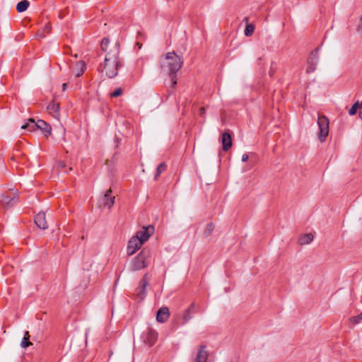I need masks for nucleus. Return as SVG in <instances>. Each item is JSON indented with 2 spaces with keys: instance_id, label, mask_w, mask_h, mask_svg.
Wrapping results in <instances>:
<instances>
[{
  "instance_id": "nucleus-33",
  "label": "nucleus",
  "mask_w": 362,
  "mask_h": 362,
  "mask_svg": "<svg viewBox=\"0 0 362 362\" xmlns=\"http://www.w3.org/2000/svg\"><path fill=\"white\" fill-rule=\"evenodd\" d=\"M248 21H249V17H245L243 19V23H245L246 25L248 24Z\"/></svg>"
},
{
  "instance_id": "nucleus-1",
  "label": "nucleus",
  "mask_w": 362,
  "mask_h": 362,
  "mask_svg": "<svg viewBox=\"0 0 362 362\" xmlns=\"http://www.w3.org/2000/svg\"><path fill=\"white\" fill-rule=\"evenodd\" d=\"M110 45V40L104 37L100 42L101 50L107 52L104 64H100L98 68V71L105 74V75L112 78L117 75V70L122 66L119 61V48L117 43L115 44L113 47L108 51L107 48Z\"/></svg>"
},
{
  "instance_id": "nucleus-38",
  "label": "nucleus",
  "mask_w": 362,
  "mask_h": 362,
  "mask_svg": "<svg viewBox=\"0 0 362 362\" xmlns=\"http://www.w3.org/2000/svg\"><path fill=\"white\" fill-rule=\"evenodd\" d=\"M118 141H119V139H118L117 137H116V138L114 139V142H115V144H117V143H118Z\"/></svg>"
},
{
  "instance_id": "nucleus-12",
  "label": "nucleus",
  "mask_w": 362,
  "mask_h": 362,
  "mask_svg": "<svg viewBox=\"0 0 362 362\" xmlns=\"http://www.w3.org/2000/svg\"><path fill=\"white\" fill-rule=\"evenodd\" d=\"M148 285V278L147 274H146L141 279L139 286L138 287L137 296L140 300H142L144 298V297L146 296L145 289Z\"/></svg>"
},
{
  "instance_id": "nucleus-30",
  "label": "nucleus",
  "mask_w": 362,
  "mask_h": 362,
  "mask_svg": "<svg viewBox=\"0 0 362 362\" xmlns=\"http://www.w3.org/2000/svg\"><path fill=\"white\" fill-rule=\"evenodd\" d=\"M57 165L58 168H60L61 170L64 169L66 167V165L63 161H59Z\"/></svg>"
},
{
  "instance_id": "nucleus-5",
  "label": "nucleus",
  "mask_w": 362,
  "mask_h": 362,
  "mask_svg": "<svg viewBox=\"0 0 362 362\" xmlns=\"http://www.w3.org/2000/svg\"><path fill=\"white\" fill-rule=\"evenodd\" d=\"M115 197L112 196V190L110 189L100 197L98 202V206L100 209L105 207L110 209L115 203Z\"/></svg>"
},
{
  "instance_id": "nucleus-24",
  "label": "nucleus",
  "mask_w": 362,
  "mask_h": 362,
  "mask_svg": "<svg viewBox=\"0 0 362 362\" xmlns=\"http://www.w3.org/2000/svg\"><path fill=\"white\" fill-rule=\"evenodd\" d=\"M194 306V304L192 303L189 306V308L186 310V312H185V315L183 316L184 322H187L188 320H189L192 318V316H191L190 313H191Z\"/></svg>"
},
{
  "instance_id": "nucleus-19",
  "label": "nucleus",
  "mask_w": 362,
  "mask_h": 362,
  "mask_svg": "<svg viewBox=\"0 0 362 362\" xmlns=\"http://www.w3.org/2000/svg\"><path fill=\"white\" fill-rule=\"evenodd\" d=\"M30 3L27 0H23L18 3L16 6V10L18 12L21 13L25 11L29 6Z\"/></svg>"
},
{
  "instance_id": "nucleus-25",
  "label": "nucleus",
  "mask_w": 362,
  "mask_h": 362,
  "mask_svg": "<svg viewBox=\"0 0 362 362\" xmlns=\"http://www.w3.org/2000/svg\"><path fill=\"white\" fill-rule=\"evenodd\" d=\"M361 105L358 101L356 102L352 107L349 109V113L350 115H354L357 112L358 110H360Z\"/></svg>"
},
{
  "instance_id": "nucleus-29",
  "label": "nucleus",
  "mask_w": 362,
  "mask_h": 362,
  "mask_svg": "<svg viewBox=\"0 0 362 362\" xmlns=\"http://www.w3.org/2000/svg\"><path fill=\"white\" fill-rule=\"evenodd\" d=\"M52 27L49 23H47L44 27V32L49 33L51 32Z\"/></svg>"
},
{
  "instance_id": "nucleus-31",
  "label": "nucleus",
  "mask_w": 362,
  "mask_h": 362,
  "mask_svg": "<svg viewBox=\"0 0 362 362\" xmlns=\"http://www.w3.org/2000/svg\"><path fill=\"white\" fill-rule=\"evenodd\" d=\"M248 160V156L247 154H243L242 156V161L245 162Z\"/></svg>"
},
{
  "instance_id": "nucleus-17",
  "label": "nucleus",
  "mask_w": 362,
  "mask_h": 362,
  "mask_svg": "<svg viewBox=\"0 0 362 362\" xmlns=\"http://www.w3.org/2000/svg\"><path fill=\"white\" fill-rule=\"evenodd\" d=\"M313 238L314 236L311 233L304 234L300 238L299 243L300 245L309 244L310 242L313 241Z\"/></svg>"
},
{
  "instance_id": "nucleus-9",
  "label": "nucleus",
  "mask_w": 362,
  "mask_h": 362,
  "mask_svg": "<svg viewBox=\"0 0 362 362\" xmlns=\"http://www.w3.org/2000/svg\"><path fill=\"white\" fill-rule=\"evenodd\" d=\"M154 228L153 226H148L146 227H144L142 230L138 231L134 235L135 237H138V238L142 241V243H144L148 240L149 237L153 233Z\"/></svg>"
},
{
  "instance_id": "nucleus-3",
  "label": "nucleus",
  "mask_w": 362,
  "mask_h": 362,
  "mask_svg": "<svg viewBox=\"0 0 362 362\" xmlns=\"http://www.w3.org/2000/svg\"><path fill=\"white\" fill-rule=\"evenodd\" d=\"M23 129H28L29 132H35L36 129H40L43 134H51L52 127L45 121L38 119L37 122L34 119H29L28 122L21 127Z\"/></svg>"
},
{
  "instance_id": "nucleus-13",
  "label": "nucleus",
  "mask_w": 362,
  "mask_h": 362,
  "mask_svg": "<svg viewBox=\"0 0 362 362\" xmlns=\"http://www.w3.org/2000/svg\"><path fill=\"white\" fill-rule=\"evenodd\" d=\"M34 221L39 228L45 230L48 228V224L46 220V216L45 212H39L35 216Z\"/></svg>"
},
{
  "instance_id": "nucleus-14",
  "label": "nucleus",
  "mask_w": 362,
  "mask_h": 362,
  "mask_svg": "<svg viewBox=\"0 0 362 362\" xmlns=\"http://www.w3.org/2000/svg\"><path fill=\"white\" fill-rule=\"evenodd\" d=\"M169 317V309L167 307H162L157 312L156 320L160 323H164L168 321Z\"/></svg>"
},
{
  "instance_id": "nucleus-20",
  "label": "nucleus",
  "mask_w": 362,
  "mask_h": 362,
  "mask_svg": "<svg viewBox=\"0 0 362 362\" xmlns=\"http://www.w3.org/2000/svg\"><path fill=\"white\" fill-rule=\"evenodd\" d=\"M157 334L155 331L150 329L148 332L146 340L150 345L153 344L156 341Z\"/></svg>"
},
{
  "instance_id": "nucleus-21",
  "label": "nucleus",
  "mask_w": 362,
  "mask_h": 362,
  "mask_svg": "<svg viewBox=\"0 0 362 362\" xmlns=\"http://www.w3.org/2000/svg\"><path fill=\"white\" fill-rule=\"evenodd\" d=\"M30 334L28 331H26L24 334V337L21 341V346L23 348H27L31 346L33 344L30 341Z\"/></svg>"
},
{
  "instance_id": "nucleus-23",
  "label": "nucleus",
  "mask_w": 362,
  "mask_h": 362,
  "mask_svg": "<svg viewBox=\"0 0 362 362\" xmlns=\"http://www.w3.org/2000/svg\"><path fill=\"white\" fill-rule=\"evenodd\" d=\"M167 165L165 163H161L156 169L155 180H158L160 175L166 170Z\"/></svg>"
},
{
  "instance_id": "nucleus-36",
  "label": "nucleus",
  "mask_w": 362,
  "mask_h": 362,
  "mask_svg": "<svg viewBox=\"0 0 362 362\" xmlns=\"http://www.w3.org/2000/svg\"><path fill=\"white\" fill-rule=\"evenodd\" d=\"M319 139H320V142H322H322H325V139H326V137L320 136V137H319Z\"/></svg>"
},
{
  "instance_id": "nucleus-4",
  "label": "nucleus",
  "mask_w": 362,
  "mask_h": 362,
  "mask_svg": "<svg viewBox=\"0 0 362 362\" xmlns=\"http://www.w3.org/2000/svg\"><path fill=\"white\" fill-rule=\"evenodd\" d=\"M150 252L148 250H143L138 255L132 260L129 270L135 272L145 268L148 265L147 259L149 257Z\"/></svg>"
},
{
  "instance_id": "nucleus-26",
  "label": "nucleus",
  "mask_w": 362,
  "mask_h": 362,
  "mask_svg": "<svg viewBox=\"0 0 362 362\" xmlns=\"http://www.w3.org/2000/svg\"><path fill=\"white\" fill-rule=\"evenodd\" d=\"M214 225L211 223H208L204 231V235L206 236L211 235V233L214 230Z\"/></svg>"
},
{
  "instance_id": "nucleus-39",
  "label": "nucleus",
  "mask_w": 362,
  "mask_h": 362,
  "mask_svg": "<svg viewBox=\"0 0 362 362\" xmlns=\"http://www.w3.org/2000/svg\"><path fill=\"white\" fill-rule=\"evenodd\" d=\"M136 45H138V47H139V48H141V44H140V43H139V42H138Z\"/></svg>"
},
{
  "instance_id": "nucleus-11",
  "label": "nucleus",
  "mask_w": 362,
  "mask_h": 362,
  "mask_svg": "<svg viewBox=\"0 0 362 362\" xmlns=\"http://www.w3.org/2000/svg\"><path fill=\"white\" fill-rule=\"evenodd\" d=\"M209 358V351L205 345H201L197 349V353L195 357V362H207Z\"/></svg>"
},
{
  "instance_id": "nucleus-34",
  "label": "nucleus",
  "mask_w": 362,
  "mask_h": 362,
  "mask_svg": "<svg viewBox=\"0 0 362 362\" xmlns=\"http://www.w3.org/2000/svg\"><path fill=\"white\" fill-rule=\"evenodd\" d=\"M66 86H67V83H63V85H62V90H63V91H64L66 89Z\"/></svg>"
},
{
  "instance_id": "nucleus-16",
  "label": "nucleus",
  "mask_w": 362,
  "mask_h": 362,
  "mask_svg": "<svg viewBox=\"0 0 362 362\" xmlns=\"http://www.w3.org/2000/svg\"><path fill=\"white\" fill-rule=\"evenodd\" d=\"M59 104L58 103H54V101L50 103L47 106V110L49 113L54 117H59Z\"/></svg>"
},
{
  "instance_id": "nucleus-35",
  "label": "nucleus",
  "mask_w": 362,
  "mask_h": 362,
  "mask_svg": "<svg viewBox=\"0 0 362 362\" xmlns=\"http://www.w3.org/2000/svg\"><path fill=\"white\" fill-rule=\"evenodd\" d=\"M221 136H231L230 134L228 132H225L222 134Z\"/></svg>"
},
{
  "instance_id": "nucleus-37",
  "label": "nucleus",
  "mask_w": 362,
  "mask_h": 362,
  "mask_svg": "<svg viewBox=\"0 0 362 362\" xmlns=\"http://www.w3.org/2000/svg\"><path fill=\"white\" fill-rule=\"evenodd\" d=\"M359 117L361 118L362 119V107H360V110H359Z\"/></svg>"
},
{
  "instance_id": "nucleus-32",
  "label": "nucleus",
  "mask_w": 362,
  "mask_h": 362,
  "mask_svg": "<svg viewBox=\"0 0 362 362\" xmlns=\"http://www.w3.org/2000/svg\"><path fill=\"white\" fill-rule=\"evenodd\" d=\"M204 113H205V108H204V107H201V108L199 109V115H200L201 116H202V115H204Z\"/></svg>"
},
{
  "instance_id": "nucleus-15",
  "label": "nucleus",
  "mask_w": 362,
  "mask_h": 362,
  "mask_svg": "<svg viewBox=\"0 0 362 362\" xmlns=\"http://www.w3.org/2000/svg\"><path fill=\"white\" fill-rule=\"evenodd\" d=\"M86 69V64L83 61H78L76 63L75 66L72 69V74L76 77H79L83 75Z\"/></svg>"
},
{
  "instance_id": "nucleus-22",
  "label": "nucleus",
  "mask_w": 362,
  "mask_h": 362,
  "mask_svg": "<svg viewBox=\"0 0 362 362\" xmlns=\"http://www.w3.org/2000/svg\"><path fill=\"white\" fill-rule=\"evenodd\" d=\"M255 31V25L252 23L247 24L244 30L246 37L251 36Z\"/></svg>"
},
{
  "instance_id": "nucleus-27",
  "label": "nucleus",
  "mask_w": 362,
  "mask_h": 362,
  "mask_svg": "<svg viewBox=\"0 0 362 362\" xmlns=\"http://www.w3.org/2000/svg\"><path fill=\"white\" fill-rule=\"evenodd\" d=\"M361 321H362V312L359 315L350 318V322L352 323H354V324H358V323L361 322Z\"/></svg>"
},
{
  "instance_id": "nucleus-10",
  "label": "nucleus",
  "mask_w": 362,
  "mask_h": 362,
  "mask_svg": "<svg viewBox=\"0 0 362 362\" xmlns=\"http://www.w3.org/2000/svg\"><path fill=\"white\" fill-rule=\"evenodd\" d=\"M18 197V192L16 189H10L2 197L1 202L4 204L11 205V202Z\"/></svg>"
},
{
  "instance_id": "nucleus-2",
  "label": "nucleus",
  "mask_w": 362,
  "mask_h": 362,
  "mask_svg": "<svg viewBox=\"0 0 362 362\" xmlns=\"http://www.w3.org/2000/svg\"><path fill=\"white\" fill-rule=\"evenodd\" d=\"M182 64V58L175 52H168L160 60V69L163 72L169 75L173 88L177 84V72L181 69Z\"/></svg>"
},
{
  "instance_id": "nucleus-40",
  "label": "nucleus",
  "mask_w": 362,
  "mask_h": 362,
  "mask_svg": "<svg viewBox=\"0 0 362 362\" xmlns=\"http://www.w3.org/2000/svg\"><path fill=\"white\" fill-rule=\"evenodd\" d=\"M38 35H39L40 37H45V35H40V33H38Z\"/></svg>"
},
{
  "instance_id": "nucleus-28",
  "label": "nucleus",
  "mask_w": 362,
  "mask_h": 362,
  "mask_svg": "<svg viewBox=\"0 0 362 362\" xmlns=\"http://www.w3.org/2000/svg\"><path fill=\"white\" fill-rule=\"evenodd\" d=\"M122 92H123L122 89L121 88H118L110 93V96L112 98L119 97L122 94Z\"/></svg>"
},
{
  "instance_id": "nucleus-6",
  "label": "nucleus",
  "mask_w": 362,
  "mask_h": 362,
  "mask_svg": "<svg viewBox=\"0 0 362 362\" xmlns=\"http://www.w3.org/2000/svg\"><path fill=\"white\" fill-rule=\"evenodd\" d=\"M319 50L320 47L315 48L309 56L307 62L306 74H310L315 71L319 60L317 55Z\"/></svg>"
},
{
  "instance_id": "nucleus-18",
  "label": "nucleus",
  "mask_w": 362,
  "mask_h": 362,
  "mask_svg": "<svg viewBox=\"0 0 362 362\" xmlns=\"http://www.w3.org/2000/svg\"><path fill=\"white\" fill-rule=\"evenodd\" d=\"M223 150L227 151L232 146L231 137H221Z\"/></svg>"
},
{
  "instance_id": "nucleus-8",
  "label": "nucleus",
  "mask_w": 362,
  "mask_h": 362,
  "mask_svg": "<svg viewBox=\"0 0 362 362\" xmlns=\"http://www.w3.org/2000/svg\"><path fill=\"white\" fill-rule=\"evenodd\" d=\"M317 124L320 129L318 136H329V119L325 116H319Z\"/></svg>"
},
{
  "instance_id": "nucleus-7",
  "label": "nucleus",
  "mask_w": 362,
  "mask_h": 362,
  "mask_svg": "<svg viewBox=\"0 0 362 362\" xmlns=\"http://www.w3.org/2000/svg\"><path fill=\"white\" fill-rule=\"evenodd\" d=\"M143 244L142 241L140 240L138 237L133 236L128 243L127 248V254L132 255L136 251L141 248Z\"/></svg>"
}]
</instances>
